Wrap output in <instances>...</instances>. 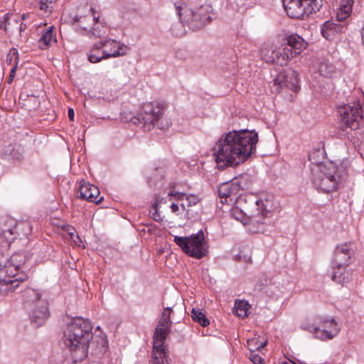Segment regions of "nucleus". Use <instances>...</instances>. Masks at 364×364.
<instances>
[{"label":"nucleus","mask_w":364,"mask_h":364,"mask_svg":"<svg viewBox=\"0 0 364 364\" xmlns=\"http://www.w3.org/2000/svg\"><path fill=\"white\" fill-rule=\"evenodd\" d=\"M268 281H269V280H268L267 278H265V279H264V280H263V282H264V283H263V284H264V285H267V284H268Z\"/></svg>","instance_id":"46"},{"label":"nucleus","mask_w":364,"mask_h":364,"mask_svg":"<svg viewBox=\"0 0 364 364\" xmlns=\"http://www.w3.org/2000/svg\"><path fill=\"white\" fill-rule=\"evenodd\" d=\"M92 21L95 22V24H100V17L99 16H93Z\"/></svg>","instance_id":"44"},{"label":"nucleus","mask_w":364,"mask_h":364,"mask_svg":"<svg viewBox=\"0 0 364 364\" xmlns=\"http://www.w3.org/2000/svg\"><path fill=\"white\" fill-rule=\"evenodd\" d=\"M11 15L9 14H6L3 19L0 21V28L5 31L6 32H14V28L11 27V24H14L16 26H18V21L17 19L13 20L11 21Z\"/></svg>","instance_id":"28"},{"label":"nucleus","mask_w":364,"mask_h":364,"mask_svg":"<svg viewBox=\"0 0 364 364\" xmlns=\"http://www.w3.org/2000/svg\"><path fill=\"white\" fill-rule=\"evenodd\" d=\"M258 134L240 129L223 134L213 148V155L220 169L235 167L246 161L256 150Z\"/></svg>","instance_id":"1"},{"label":"nucleus","mask_w":364,"mask_h":364,"mask_svg":"<svg viewBox=\"0 0 364 364\" xmlns=\"http://www.w3.org/2000/svg\"><path fill=\"white\" fill-rule=\"evenodd\" d=\"M48 5H47V4H46V3L43 2L42 1H41V3H40V9H41V10H45V11H46V9H47V8H48Z\"/></svg>","instance_id":"43"},{"label":"nucleus","mask_w":364,"mask_h":364,"mask_svg":"<svg viewBox=\"0 0 364 364\" xmlns=\"http://www.w3.org/2000/svg\"><path fill=\"white\" fill-rule=\"evenodd\" d=\"M174 6L181 23L193 30L200 29L212 21L209 5L201 6L196 11L183 1L175 2Z\"/></svg>","instance_id":"9"},{"label":"nucleus","mask_w":364,"mask_h":364,"mask_svg":"<svg viewBox=\"0 0 364 364\" xmlns=\"http://www.w3.org/2000/svg\"><path fill=\"white\" fill-rule=\"evenodd\" d=\"M26 260V256L22 252L14 253L10 258L3 254L0 255V294H6L18 287L19 279L12 278L16 277L15 272Z\"/></svg>","instance_id":"6"},{"label":"nucleus","mask_w":364,"mask_h":364,"mask_svg":"<svg viewBox=\"0 0 364 364\" xmlns=\"http://www.w3.org/2000/svg\"><path fill=\"white\" fill-rule=\"evenodd\" d=\"M354 0H341L340 6L336 14V20L343 22L348 18L352 12Z\"/></svg>","instance_id":"24"},{"label":"nucleus","mask_w":364,"mask_h":364,"mask_svg":"<svg viewBox=\"0 0 364 364\" xmlns=\"http://www.w3.org/2000/svg\"><path fill=\"white\" fill-rule=\"evenodd\" d=\"M285 44L280 47L265 46L261 50V56L268 63L284 66L287 62L299 54L306 46L304 40L297 34L288 36Z\"/></svg>","instance_id":"4"},{"label":"nucleus","mask_w":364,"mask_h":364,"mask_svg":"<svg viewBox=\"0 0 364 364\" xmlns=\"http://www.w3.org/2000/svg\"><path fill=\"white\" fill-rule=\"evenodd\" d=\"M171 332V328L156 326L153 336V348L154 349L164 348V343L168 334ZM161 351V350H160ZM161 353H163L161 352Z\"/></svg>","instance_id":"22"},{"label":"nucleus","mask_w":364,"mask_h":364,"mask_svg":"<svg viewBox=\"0 0 364 364\" xmlns=\"http://www.w3.org/2000/svg\"><path fill=\"white\" fill-rule=\"evenodd\" d=\"M338 129L347 134L359 129L363 121V109L359 102L338 107Z\"/></svg>","instance_id":"10"},{"label":"nucleus","mask_w":364,"mask_h":364,"mask_svg":"<svg viewBox=\"0 0 364 364\" xmlns=\"http://www.w3.org/2000/svg\"><path fill=\"white\" fill-rule=\"evenodd\" d=\"M333 67L330 65H328L326 63H321L318 67V70L321 73V75L323 76H328L331 73L333 72Z\"/></svg>","instance_id":"34"},{"label":"nucleus","mask_w":364,"mask_h":364,"mask_svg":"<svg viewBox=\"0 0 364 364\" xmlns=\"http://www.w3.org/2000/svg\"><path fill=\"white\" fill-rule=\"evenodd\" d=\"M282 364H289V363H288L287 362H284Z\"/></svg>","instance_id":"50"},{"label":"nucleus","mask_w":364,"mask_h":364,"mask_svg":"<svg viewBox=\"0 0 364 364\" xmlns=\"http://www.w3.org/2000/svg\"><path fill=\"white\" fill-rule=\"evenodd\" d=\"M250 359L254 364H263L264 359L260 357L258 354L251 353L250 355Z\"/></svg>","instance_id":"35"},{"label":"nucleus","mask_w":364,"mask_h":364,"mask_svg":"<svg viewBox=\"0 0 364 364\" xmlns=\"http://www.w3.org/2000/svg\"><path fill=\"white\" fill-rule=\"evenodd\" d=\"M274 82L273 89L277 92H280L284 88L297 92L299 89L298 73L295 70H291L284 74H279Z\"/></svg>","instance_id":"15"},{"label":"nucleus","mask_w":364,"mask_h":364,"mask_svg":"<svg viewBox=\"0 0 364 364\" xmlns=\"http://www.w3.org/2000/svg\"><path fill=\"white\" fill-rule=\"evenodd\" d=\"M174 242L188 256L200 259L207 256L208 246L202 230L190 236H175Z\"/></svg>","instance_id":"11"},{"label":"nucleus","mask_w":364,"mask_h":364,"mask_svg":"<svg viewBox=\"0 0 364 364\" xmlns=\"http://www.w3.org/2000/svg\"><path fill=\"white\" fill-rule=\"evenodd\" d=\"M354 254L350 243H344L337 245L335 249L333 267H348L352 262V257Z\"/></svg>","instance_id":"16"},{"label":"nucleus","mask_w":364,"mask_h":364,"mask_svg":"<svg viewBox=\"0 0 364 364\" xmlns=\"http://www.w3.org/2000/svg\"><path fill=\"white\" fill-rule=\"evenodd\" d=\"M191 317L194 321L198 323L203 327H206L210 324L209 320L201 309L193 308L191 311Z\"/></svg>","instance_id":"27"},{"label":"nucleus","mask_w":364,"mask_h":364,"mask_svg":"<svg viewBox=\"0 0 364 364\" xmlns=\"http://www.w3.org/2000/svg\"><path fill=\"white\" fill-rule=\"evenodd\" d=\"M171 311L172 309L170 307H166V309H164L157 325H159V326L171 328L172 324V322L170 318Z\"/></svg>","instance_id":"30"},{"label":"nucleus","mask_w":364,"mask_h":364,"mask_svg":"<svg viewBox=\"0 0 364 364\" xmlns=\"http://www.w3.org/2000/svg\"><path fill=\"white\" fill-rule=\"evenodd\" d=\"M16 69H17L16 65H14L13 68H11V70L10 71L9 80V83H11L13 81L15 74H16Z\"/></svg>","instance_id":"38"},{"label":"nucleus","mask_w":364,"mask_h":364,"mask_svg":"<svg viewBox=\"0 0 364 364\" xmlns=\"http://www.w3.org/2000/svg\"><path fill=\"white\" fill-rule=\"evenodd\" d=\"M284 10L291 18L305 19L316 13L322 6V0H282Z\"/></svg>","instance_id":"13"},{"label":"nucleus","mask_w":364,"mask_h":364,"mask_svg":"<svg viewBox=\"0 0 364 364\" xmlns=\"http://www.w3.org/2000/svg\"><path fill=\"white\" fill-rule=\"evenodd\" d=\"M345 29V24L328 21L322 25L321 33L326 40L331 41L338 34L343 33Z\"/></svg>","instance_id":"18"},{"label":"nucleus","mask_w":364,"mask_h":364,"mask_svg":"<svg viewBox=\"0 0 364 364\" xmlns=\"http://www.w3.org/2000/svg\"><path fill=\"white\" fill-rule=\"evenodd\" d=\"M87 17L85 16H75L74 17V21L75 22L79 23V26L86 31V36L89 37H93L95 38H102L106 34V29L102 23L100 24H94L91 29H87V28L84 25V22L86 20Z\"/></svg>","instance_id":"19"},{"label":"nucleus","mask_w":364,"mask_h":364,"mask_svg":"<svg viewBox=\"0 0 364 364\" xmlns=\"http://www.w3.org/2000/svg\"><path fill=\"white\" fill-rule=\"evenodd\" d=\"M237 206L231 211V215L236 220L244 223L245 218L252 223H262L265 218L270 217L272 212L276 208L272 196H268L259 199L252 196L240 198Z\"/></svg>","instance_id":"3"},{"label":"nucleus","mask_w":364,"mask_h":364,"mask_svg":"<svg viewBox=\"0 0 364 364\" xmlns=\"http://www.w3.org/2000/svg\"><path fill=\"white\" fill-rule=\"evenodd\" d=\"M302 329L309 331L321 340L332 339L339 332V328L333 318L327 319L321 316L314 318L313 323H303Z\"/></svg>","instance_id":"14"},{"label":"nucleus","mask_w":364,"mask_h":364,"mask_svg":"<svg viewBox=\"0 0 364 364\" xmlns=\"http://www.w3.org/2000/svg\"><path fill=\"white\" fill-rule=\"evenodd\" d=\"M312 183L324 193L336 191L343 181L345 171L333 162L320 163L311 167Z\"/></svg>","instance_id":"5"},{"label":"nucleus","mask_w":364,"mask_h":364,"mask_svg":"<svg viewBox=\"0 0 364 364\" xmlns=\"http://www.w3.org/2000/svg\"><path fill=\"white\" fill-rule=\"evenodd\" d=\"M6 61L8 64H11L14 62V65H16V66H18V53L17 49L12 48L9 50V53L7 54Z\"/></svg>","instance_id":"32"},{"label":"nucleus","mask_w":364,"mask_h":364,"mask_svg":"<svg viewBox=\"0 0 364 364\" xmlns=\"http://www.w3.org/2000/svg\"><path fill=\"white\" fill-rule=\"evenodd\" d=\"M258 342L259 341L257 340V338H255L247 341V347L251 351V353H254L255 350H257L256 347H258Z\"/></svg>","instance_id":"36"},{"label":"nucleus","mask_w":364,"mask_h":364,"mask_svg":"<svg viewBox=\"0 0 364 364\" xmlns=\"http://www.w3.org/2000/svg\"><path fill=\"white\" fill-rule=\"evenodd\" d=\"M157 206H158V205L156 203H154L153 205V207L154 208V212L152 213V219L156 222H159V221L162 220V218H161L160 215L158 213Z\"/></svg>","instance_id":"37"},{"label":"nucleus","mask_w":364,"mask_h":364,"mask_svg":"<svg viewBox=\"0 0 364 364\" xmlns=\"http://www.w3.org/2000/svg\"><path fill=\"white\" fill-rule=\"evenodd\" d=\"M26 18L25 14L22 16V19L24 20Z\"/></svg>","instance_id":"49"},{"label":"nucleus","mask_w":364,"mask_h":364,"mask_svg":"<svg viewBox=\"0 0 364 364\" xmlns=\"http://www.w3.org/2000/svg\"><path fill=\"white\" fill-rule=\"evenodd\" d=\"M53 40L56 41L53 38V26H50L39 39V48L43 50L46 49Z\"/></svg>","instance_id":"26"},{"label":"nucleus","mask_w":364,"mask_h":364,"mask_svg":"<svg viewBox=\"0 0 364 364\" xmlns=\"http://www.w3.org/2000/svg\"><path fill=\"white\" fill-rule=\"evenodd\" d=\"M235 306L236 309V312L238 314V316H241L242 312H244V314L246 315V311L248 310V304L246 301H236Z\"/></svg>","instance_id":"33"},{"label":"nucleus","mask_w":364,"mask_h":364,"mask_svg":"<svg viewBox=\"0 0 364 364\" xmlns=\"http://www.w3.org/2000/svg\"><path fill=\"white\" fill-rule=\"evenodd\" d=\"M90 11H91V12H92V13H93V15H94V14H95V10H94V9L91 8Z\"/></svg>","instance_id":"48"},{"label":"nucleus","mask_w":364,"mask_h":364,"mask_svg":"<svg viewBox=\"0 0 364 364\" xmlns=\"http://www.w3.org/2000/svg\"><path fill=\"white\" fill-rule=\"evenodd\" d=\"M68 118L71 120H74L75 112L73 108H69L68 112Z\"/></svg>","instance_id":"39"},{"label":"nucleus","mask_w":364,"mask_h":364,"mask_svg":"<svg viewBox=\"0 0 364 364\" xmlns=\"http://www.w3.org/2000/svg\"><path fill=\"white\" fill-rule=\"evenodd\" d=\"M168 196H173L176 200L182 201L181 206L183 210H186L187 208L195 205L199 202V198L196 195H187L184 193L171 191Z\"/></svg>","instance_id":"20"},{"label":"nucleus","mask_w":364,"mask_h":364,"mask_svg":"<svg viewBox=\"0 0 364 364\" xmlns=\"http://www.w3.org/2000/svg\"><path fill=\"white\" fill-rule=\"evenodd\" d=\"M268 281H269V280H268L267 278H265V279H264V280H263V282H264V283H263V284H264V285H267V284H268Z\"/></svg>","instance_id":"47"},{"label":"nucleus","mask_w":364,"mask_h":364,"mask_svg":"<svg viewBox=\"0 0 364 364\" xmlns=\"http://www.w3.org/2000/svg\"><path fill=\"white\" fill-rule=\"evenodd\" d=\"M26 230V232L23 233L24 236H28L31 231V227L28 223H23L17 225L13 230H9L8 232L10 234H14V232H18L19 230Z\"/></svg>","instance_id":"31"},{"label":"nucleus","mask_w":364,"mask_h":364,"mask_svg":"<svg viewBox=\"0 0 364 364\" xmlns=\"http://www.w3.org/2000/svg\"><path fill=\"white\" fill-rule=\"evenodd\" d=\"M347 267H333L331 268L333 269L331 279L339 284L342 286H345L346 284L349 283L352 279V274L349 271H346V268Z\"/></svg>","instance_id":"21"},{"label":"nucleus","mask_w":364,"mask_h":364,"mask_svg":"<svg viewBox=\"0 0 364 364\" xmlns=\"http://www.w3.org/2000/svg\"><path fill=\"white\" fill-rule=\"evenodd\" d=\"M160 350V349H154V348H153L152 364H165L167 361L165 348L161 349L163 353H161Z\"/></svg>","instance_id":"29"},{"label":"nucleus","mask_w":364,"mask_h":364,"mask_svg":"<svg viewBox=\"0 0 364 364\" xmlns=\"http://www.w3.org/2000/svg\"><path fill=\"white\" fill-rule=\"evenodd\" d=\"M164 115V107L163 105L150 102L144 104L136 116L131 118V122L134 124L141 125L148 130L154 127L161 130H166L171 125V122Z\"/></svg>","instance_id":"8"},{"label":"nucleus","mask_w":364,"mask_h":364,"mask_svg":"<svg viewBox=\"0 0 364 364\" xmlns=\"http://www.w3.org/2000/svg\"><path fill=\"white\" fill-rule=\"evenodd\" d=\"M107 49H108V50H110V49H111L112 50H117V46H116L115 48H114L113 46H109L107 47Z\"/></svg>","instance_id":"45"},{"label":"nucleus","mask_w":364,"mask_h":364,"mask_svg":"<svg viewBox=\"0 0 364 364\" xmlns=\"http://www.w3.org/2000/svg\"><path fill=\"white\" fill-rule=\"evenodd\" d=\"M127 46L114 40L107 39L94 44L88 55V60L96 63L102 59L117 58L127 54Z\"/></svg>","instance_id":"12"},{"label":"nucleus","mask_w":364,"mask_h":364,"mask_svg":"<svg viewBox=\"0 0 364 364\" xmlns=\"http://www.w3.org/2000/svg\"><path fill=\"white\" fill-rule=\"evenodd\" d=\"M267 341H264L260 343H259L258 347H256L257 350H259L260 349L264 348L267 346Z\"/></svg>","instance_id":"40"},{"label":"nucleus","mask_w":364,"mask_h":364,"mask_svg":"<svg viewBox=\"0 0 364 364\" xmlns=\"http://www.w3.org/2000/svg\"><path fill=\"white\" fill-rule=\"evenodd\" d=\"M171 209L173 213H176L178 210L179 208L177 204L172 203V205H171Z\"/></svg>","instance_id":"41"},{"label":"nucleus","mask_w":364,"mask_h":364,"mask_svg":"<svg viewBox=\"0 0 364 364\" xmlns=\"http://www.w3.org/2000/svg\"><path fill=\"white\" fill-rule=\"evenodd\" d=\"M26 25L25 23H22V22H21V23H20L19 26H18V30H19L20 33H21V32H23V31H25V30H26Z\"/></svg>","instance_id":"42"},{"label":"nucleus","mask_w":364,"mask_h":364,"mask_svg":"<svg viewBox=\"0 0 364 364\" xmlns=\"http://www.w3.org/2000/svg\"><path fill=\"white\" fill-rule=\"evenodd\" d=\"M218 193L220 199H225V203H228V198H230V200H232V197H236L237 195H240L237 191V188H236L232 181L230 183H224L220 185ZM221 201L224 203L223 200Z\"/></svg>","instance_id":"23"},{"label":"nucleus","mask_w":364,"mask_h":364,"mask_svg":"<svg viewBox=\"0 0 364 364\" xmlns=\"http://www.w3.org/2000/svg\"><path fill=\"white\" fill-rule=\"evenodd\" d=\"M23 296L24 307L28 311L31 323L36 326H42L50 316L47 293L28 289Z\"/></svg>","instance_id":"7"},{"label":"nucleus","mask_w":364,"mask_h":364,"mask_svg":"<svg viewBox=\"0 0 364 364\" xmlns=\"http://www.w3.org/2000/svg\"><path fill=\"white\" fill-rule=\"evenodd\" d=\"M235 186L237 188L238 193L240 191H247L252 183V176L249 173H242L232 180Z\"/></svg>","instance_id":"25"},{"label":"nucleus","mask_w":364,"mask_h":364,"mask_svg":"<svg viewBox=\"0 0 364 364\" xmlns=\"http://www.w3.org/2000/svg\"><path fill=\"white\" fill-rule=\"evenodd\" d=\"M64 343L72 353L75 363L85 358L89 348L91 354L96 355H103L108 348L106 338H93L90 321L80 316L73 318L68 323L64 332Z\"/></svg>","instance_id":"2"},{"label":"nucleus","mask_w":364,"mask_h":364,"mask_svg":"<svg viewBox=\"0 0 364 364\" xmlns=\"http://www.w3.org/2000/svg\"><path fill=\"white\" fill-rule=\"evenodd\" d=\"M78 191L80 193V198L85 199L89 202H94L98 204L103 199L102 196H100L98 188L85 181L80 182Z\"/></svg>","instance_id":"17"}]
</instances>
